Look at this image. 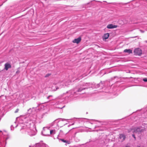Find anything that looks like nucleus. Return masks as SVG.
Segmentation results:
<instances>
[{
    "instance_id": "obj_1",
    "label": "nucleus",
    "mask_w": 147,
    "mask_h": 147,
    "mask_svg": "<svg viewBox=\"0 0 147 147\" xmlns=\"http://www.w3.org/2000/svg\"><path fill=\"white\" fill-rule=\"evenodd\" d=\"M134 53L135 55L140 56L142 55V52L140 49L137 48L135 49Z\"/></svg>"
},
{
    "instance_id": "obj_2",
    "label": "nucleus",
    "mask_w": 147,
    "mask_h": 147,
    "mask_svg": "<svg viewBox=\"0 0 147 147\" xmlns=\"http://www.w3.org/2000/svg\"><path fill=\"white\" fill-rule=\"evenodd\" d=\"M11 66L10 64L8 62L6 63L4 65V69L6 71L9 68H11Z\"/></svg>"
},
{
    "instance_id": "obj_3",
    "label": "nucleus",
    "mask_w": 147,
    "mask_h": 147,
    "mask_svg": "<svg viewBox=\"0 0 147 147\" xmlns=\"http://www.w3.org/2000/svg\"><path fill=\"white\" fill-rule=\"evenodd\" d=\"M69 131V129H68V126H64L63 127L62 130H61L60 131H62V132L64 131L65 132L67 133Z\"/></svg>"
},
{
    "instance_id": "obj_4",
    "label": "nucleus",
    "mask_w": 147,
    "mask_h": 147,
    "mask_svg": "<svg viewBox=\"0 0 147 147\" xmlns=\"http://www.w3.org/2000/svg\"><path fill=\"white\" fill-rule=\"evenodd\" d=\"M81 40V38L80 37H79L75 39L72 41V42L73 43H76L77 44H78L80 42Z\"/></svg>"
},
{
    "instance_id": "obj_5",
    "label": "nucleus",
    "mask_w": 147,
    "mask_h": 147,
    "mask_svg": "<svg viewBox=\"0 0 147 147\" xmlns=\"http://www.w3.org/2000/svg\"><path fill=\"white\" fill-rule=\"evenodd\" d=\"M109 33H108L105 34L102 37L103 40H104L108 39L109 36Z\"/></svg>"
},
{
    "instance_id": "obj_6",
    "label": "nucleus",
    "mask_w": 147,
    "mask_h": 147,
    "mask_svg": "<svg viewBox=\"0 0 147 147\" xmlns=\"http://www.w3.org/2000/svg\"><path fill=\"white\" fill-rule=\"evenodd\" d=\"M117 26L115 25H113L112 24H109L107 26V28L108 29H112L117 28Z\"/></svg>"
},
{
    "instance_id": "obj_7",
    "label": "nucleus",
    "mask_w": 147,
    "mask_h": 147,
    "mask_svg": "<svg viewBox=\"0 0 147 147\" xmlns=\"http://www.w3.org/2000/svg\"><path fill=\"white\" fill-rule=\"evenodd\" d=\"M133 132L136 134H139V127H136L134 129Z\"/></svg>"
},
{
    "instance_id": "obj_8",
    "label": "nucleus",
    "mask_w": 147,
    "mask_h": 147,
    "mask_svg": "<svg viewBox=\"0 0 147 147\" xmlns=\"http://www.w3.org/2000/svg\"><path fill=\"white\" fill-rule=\"evenodd\" d=\"M124 52L125 53H127L129 54L132 53V50L130 49H125L124 50Z\"/></svg>"
},
{
    "instance_id": "obj_9",
    "label": "nucleus",
    "mask_w": 147,
    "mask_h": 147,
    "mask_svg": "<svg viewBox=\"0 0 147 147\" xmlns=\"http://www.w3.org/2000/svg\"><path fill=\"white\" fill-rule=\"evenodd\" d=\"M119 137L120 138L122 139L123 140H124L125 138V135L123 134H120Z\"/></svg>"
},
{
    "instance_id": "obj_10",
    "label": "nucleus",
    "mask_w": 147,
    "mask_h": 147,
    "mask_svg": "<svg viewBox=\"0 0 147 147\" xmlns=\"http://www.w3.org/2000/svg\"><path fill=\"white\" fill-rule=\"evenodd\" d=\"M145 130V129H142L141 128L139 127V134L142 132H143Z\"/></svg>"
},
{
    "instance_id": "obj_11",
    "label": "nucleus",
    "mask_w": 147,
    "mask_h": 147,
    "mask_svg": "<svg viewBox=\"0 0 147 147\" xmlns=\"http://www.w3.org/2000/svg\"><path fill=\"white\" fill-rule=\"evenodd\" d=\"M56 133V131L55 130H52L50 131V134H55Z\"/></svg>"
},
{
    "instance_id": "obj_12",
    "label": "nucleus",
    "mask_w": 147,
    "mask_h": 147,
    "mask_svg": "<svg viewBox=\"0 0 147 147\" xmlns=\"http://www.w3.org/2000/svg\"><path fill=\"white\" fill-rule=\"evenodd\" d=\"M60 140L64 142L67 143L68 144H69L68 141L65 140L63 139H60Z\"/></svg>"
},
{
    "instance_id": "obj_13",
    "label": "nucleus",
    "mask_w": 147,
    "mask_h": 147,
    "mask_svg": "<svg viewBox=\"0 0 147 147\" xmlns=\"http://www.w3.org/2000/svg\"><path fill=\"white\" fill-rule=\"evenodd\" d=\"M86 89V88H79L78 90V92H80L82 90H85Z\"/></svg>"
},
{
    "instance_id": "obj_14",
    "label": "nucleus",
    "mask_w": 147,
    "mask_h": 147,
    "mask_svg": "<svg viewBox=\"0 0 147 147\" xmlns=\"http://www.w3.org/2000/svg\"><path fill=\"white\" fill-rule=\"evenodd\" d=\"M51 74H47L45 75V78H47L49 76H51Z\"/></svg>"
},
{
    "instance_id": "obj_15",
    "label": "nucleus",
    "mask_w": 147,
    "mask_h": 147,
    "mask_svg": "<svg viewBox=\"0 0 147 147\" xmlns=\"http://www.w3.org/2000/svg\"><path fill=\"white\" fill-rule=\"evenodd\" d=\"M19 111V109H17L15 111V113H17Z\"/></svg>"
},
{
    "instance_id": "obj_16",
    "label": "nucleus",
    "mask_w": 147,
    "mask_h": 147,
    "mask_svg": "<svg viewBox=\"0 0 147 147\" xmlns=\"http://www.w3.org/2000/svg\"><path fill=\"white\" fill-rule=\"evenodd\" d=\"M143 80L145 82H147V78H145L143 79Z\"/></svg>"
},
{
    "instance_id": "obj_17",
    "label": "nucleus",
    "mask_w": 147,
    "mask_h": 147,
    "mask_svg": "<svg viewBox=\"0 0 147 147\" xmlns=\"http://www.w3.org/2000/svg\"><path fill=\"white\" fill-rule=\"evenodd\" d=\"M132 136L135 139V140H136V137H135V135L134 134H133L132 135Z\"/></svg>"
},
{
    "instance_id": "obj_18",
    "label": "nucleus",
    "mask_w": 147,
    "mask_h": 147,
    "mask_svg": "<svg viewBox=\"0 0 147 147\" xmlns=\"http://www.w3.org/2000/svg\"><path fill=\"white\" fill-rule=\"evenodd\" d=\"M140 31L141 32H142V33H144V31H143V30H140Z\"/></svg>"
},
{
    "instance_id": "obj_19",
    "label": "nucleus",
    "mask_w": 147,
    "mask_h": 147,
    "mask_svg": "<svg viewBox=\"0 0 147 147\" xmlns=\"http://www.w3.org/2000/svg\"><path fill=\"white\" fill-rule=\"evenodd\" d=\"M65 106H63L62 108H61V109H62V108L64 107H65Z\"/></svg>"
},
{
    "instance_id": "obj_20",
    "label": "nucleus",
    "mask_w": 147,
    "mask_h": 147,
    "mask_svg": "<svg viewBox=\"0 0 147 147\" xmlns=\"http://www.w3.org/2000/svg\"><path fill=\"white\" fill-rule=\"evenodd\" d=\"M51 96V95H50V96H49V97H50V96Z\"/></svg>"
},
{
    "instance_id": "obj_21",
    "label": "nucleus",
    "mask_w": 147,
    "mask_h": 147,
    "mask_svg": "<svg viewBox=\"0 0 147 147\" xmlns=\"http://www.w3.org/2000/svg\"><path fill=\"white\" fill-rule=\"evenodd\" d=\"M126 147H129V146H126Z\"/></svg>"
},
{
    "instance_id": "obj_22",
    "label": "nucleus",
    "mask_w": 147,
    "mask_h": 147,
    "mask_svg": "<svg viewBox=\"0 0 147 147\" xmlns=\"http://www.w3.org/2000/svg\"><path fill=\"white\" fill-rule=\"evenodd\" d=\"M137 147H140V146H138Z\"/></svg>"
},
{
    "instance_id": "obj_23",
    "label": "nucleus",
    "mask_w": 147,
    "mask_h": 147,
    "mask_svg": "<svg viewBox=\"0 0 147 147\" xmlns=\"http://www.w3.org/2000/svg\"><path fill=\"white\" fill-rule=\"evenodd\" d=\"M49 96H48V98H49Z\"/></svg>"
}]
</instances>
